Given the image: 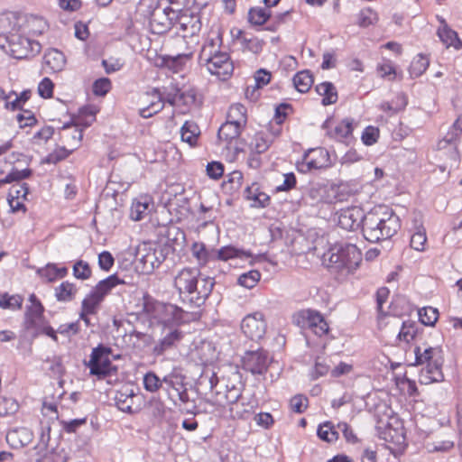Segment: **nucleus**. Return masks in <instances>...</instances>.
I'll list each match as a JSON object with an SVG mask.
<instances>
[{
    "label": "nucleus",
    "instance_id": "obj_49",
    "mask_svg": "<svg viewBox=\"0 0 462 462\" xmlns=\"http://www.w3.org/2000/svg\"><path fill=\"white\" fill-rule=\"evenodd\" d=\"M270 16L268 8H251L248 14L249 22L255 25L263 24Z\"/></svg>",
    "mask_w": 462,
    "mask_h": 462
},
{
    "label": "nucleus",
    "instance_id": "obj_18",
    "mask_svg": "<svg viewBox=\"0 0 462 462\" xmlns=\"http://www.w3.org/2000/svg\"><path fill=\"white\" fill-rule=\"evenodd\" d=\"M80 125L79 122L66 124L60 130V139L68 153H71L80 145L83 137Z\"/></svg>",
    "mask_w": 462,
    "mask_h": 462
},
{
    "label": "nucleus",
    "instance_id": "obj_52",
    "mask_svg": "<svg viewBox=\"0 0 462 462\" xmlns=\"http://www.w3.org/2000/svg\"><path fill=\"white\" fill-rule=\"evenodd\" d=\"M261 273L256 270H252L241 274L238 278V283L246 288H254L260 281Z\"/></svg>",
    "mask_w": 462,
    "mask_h": 462
},
{
    "label": "nucleus",
    "instance_id": "obj_10",
    "mask_svg": "<svg viewBox=\"0 0 462 462\" xmlns=\"http://www.w3.org/2000/svg\"><path fill=\"white\" fill-rule=\"evenodd\" d=\"M242 383L237 373H233L232 391H226L223 398L219 397L220 393L217 392V397L213 401L214 404L225 406L230 404V413L233 418H242L245 413L250 412L249 409H239L238 401L242 394Z\"/></svg>",
    "mask_w": 462,
    "mask_h": 462
},
{
    "label": "nucleus",
    "instance_id": "obj_24",
    "mask_svg": "<svg viewBox=\"0 0 462 462\" xmlns=\"http://www.w3.org/2000/svg\"><path fill=\"white\" fill-rule=\"evenodd\" d=\"M182 337L183 334L178 328H166L165 335L154 346V353L162 355L166 350L176 346Z\"/></svg>",
    "mask_w": 462,
    "mask_h": 462
},
{
    "label": "nucleus",
    "instance_id": "obj_48",
    "mask_svg": "<svg viewBox=\"0 0 462 462\" xmlns=\"http://www.w3.org/2000/svg\"><path fill=\"white\" fill-rule=\"evenodd\" d=\"M32 174V171L30 169L19 170L15 167H13L10 172L3 179H0V187L4 184L11 183L13 181H20L22 180L27 179Z\"/></svg>",
    "mask_w": 462,
    "mask_h": 462
},
{
    "label": "nucleus",
    "instance_id": "obj_55",
    "mask_svg": "<svg viewBox=\"0 0 462 462\" xmlns=\"http://www.w3.org/2000/svg\"><path fill=\"white\" fill-rule=\"evenodd\" d=\"M18 403L13 398L3 397L0 399V416L14 414L18 410Z\"/></svg>",
    "mask_w": 462,
    "mask_h": 462
},
{
    "label": "nucleus",
    "instance_id": "obj_57",
    "mask_svg": "<svg viewBox=\"0 0 462 462\" xmlns=\"http://www.w3.org/2000/svg\"><path fill=\"white\" fill-rule=\"evenodd\" d=\"M377 14L370 8L362 10L358 15V24L361 27H367L377 21Z\"/></svg>",
    "mask_w": 462,
    "mask_h": 462
},
{
    "label": "nucleus",
    "instance_id": "obj_35",
    "mask_svg": "<svg viewBox=\"0 0 462 462\" xmlns=\"http://www.w3.org/2000/svg\"><path fill=\"white\" fill-rule=\"evenodd\" d=\"M273 139L268 133H256L249 143V151L255 152H264L268 150Z\"/></svg>",
    "mask_w": 462,
    "mask_h": 462
},
{
    "label": "nucleus",
    "instance_id": "obj_13",
    "mask_svg": "<svg viewBox=\"0 0 462 462\" xmlns=\"http://www.w3.org/2000/svg\"><path fill=\"white\" fill-rule=\"evenodd\" d=\"M339 186L334 183L327 184H313L309 191L308 196L311 199L313 204L316 203H334L337 200H341Z\"/></svg>",
    "mask_w": 462,
    "mask_h": 462
},
{
    "label": "nucleus",
    "instance_id": "obj_39",
    "mask_svg": "<svg viewBox=\"0 0 462 462\" xmlns=\"http://www.w3.org/2000/svg\"><path fill=\"white\" fill-rule=\"evenodd\" d=\"M457 136V134H454V132H451L448 133L445 138H443L438 143V149L439 151L448 149V152H450L451 160L454 162V163L450 164V167L457 165V162H458L457 145L454 143V140Z\"/></svg>",
    "mask_w": 462,
    "mask_h": 462
},
{
    "label": "nucleus",
    "instance_id": "obj_36",
    "mask_svg": "<svg viewBox=\"0 0 462 462\" xmlns=\"http://www.w3.org/2000/svg\"><path fill=\"white\" fill-rule=\"evenodd\" d=\"M317 93L323 97L322 104L324 106L335 104L337 100V92L334 85L330 82H323L316 86Z\"/></svg>",
    "mask_w": 462,
    "mask_h": 462
},
{
    "label": "nucleus",
    "instance_id": "obj_8",
    "mask_svg": "<svg viewBox=\"0 0 462 462\" xmlns=\"http://www.w3.org/2000/svg\"><path fill=\"white\" fill-rule=\"evenodd\" d=\"M8 20L18 31L32 36L42 35L49 28L43 17L32 14H13Z\"/></svg>",
    "mask_w": 462,
    "mask_h": 462
},
{
    "label": "nucleus",
    "instance_id": "obj_15",
    "mask_svg": "<svg viewBox=\"0 0 462 462\" xmlns=\"http://www.w3.org/2000/svg\"><path fill=\"white\" fill-rule=\"evenodd\" d=\"M176 19L177 13L171 8H156L151 14V30L153 33L162 34L173 27Z\"/></svg>",
    "mask_w": 462,
    "mask_h": 462
},
{
    "label": "nucleus",
    "instance_id": "obj_29",
    "mask_svg": "<svg viewBox=\"0 0 462 462\" xmlns=\"http://www.w3.org/2000/svg\"><path fill=\"white\" fill-rule=\"evenodd\" d=\"M235 37L240 42L244 50L254 54L259 53L263 50V42L247 32L237 30Z\"/></svg>",
    "mask_w": 462,
    "mask_h": 462
},
{
    "label": "nucleus",
    "instance_id": "obj_59",
    "mask_svg": "<svg viewBox=\"0 0 462 462\" xmlns=\"http://www.w3.org/2000/svg\"><path fill=\"white\" fill-rule=\"evenodd\" d=\"M111 88V81L107 78L97 79L93 84V93L96 96H105Z\"/></svg>",
    "mask_w": 462,
    "mask_h": 462
},
{
    "label": "nucleus",
    "instance_id": "obj_25",
    "mask_svg": "<svg viewBox=\"0 0 462 462\" xmlns=\"http://www.w3.org/2000/svg\"><path fill=\"white\" fill-rule=\"evenodd\" d=\"M66 64V58L64 54L57 49H51L47 51L43 57V66L50 71L59 72L61 71Z\"/></svg>",
    "mask_w": 462,
    "mask_h": 462
},
{
    "label": "nucleus",
    "instance_id": "obj_19",
    "mask_svg": "<svg viewBox=\"0 0 462 462\" xmlns=\"http://www.w3.org/2000/svg\"><path fill=\"white\" fill-rule=\"evenodd\" d=\"M136 259L142 264L143 273H151L158 267L161 261L156 256L155 249L147 243H143L136 249Z\"/></svg>",
    "mask_w": 462,
    "mask_h": 462
},
{
    "label": "nucleus",
    "instance_id": "obj_53",
    "mask_svg": "<svg viewBox=\"0 0 462 462\" xmlns=\"http://www.w3.org/2000/svg\"><path fill=\"white\" fill-rule=\"evenodd\" d=\"M427 241L426 231L422 226H417V231L411 235V246L416 251H423Z\"/></svg>",
    "mask_w": 462,
    "mask_h": 462
},
{
    "label": "nucleus",
    "instance_id": "obj_51",
    "mask_svg": "<svg viewBox=\"0 0 462 462\" xmlns=\"http://www.w3.org/2000/svg\"><path fill=\"white\" fill-rule=\"evenodd\" d=\"M191 251L200 265L206 264L209 259H215L214 253H208L203 244H193Z\"/></svg>",
    "mask_w": 462,
    "mask_h": 462
},
{
    "label": "nucleus",
    "instance_id": "obj_45",
    "mask_svg": "<svg viewBox=\"0 0 462 462\" xmlns=\"http://www.w3.org/2000/svg\"><path fill=\"white\" fill-rule=\"evenodd\" d=\"M318 436L320 439L328 443L335 442L338 439V433L335 430L331 422L326 421L319 426Z\"/></svg>",
    "mask_w": 462,
    "mask_h": 462
},
{
    "label": "nucleus",
    "instance_id": "obj_40",
    "mask_svg": "<svg viewBox=\"0 0 462 462\" xmlns=\"http://www.w3.org/2000/svg\"><path fill=\"white\" fill-rule=\"evenodd\" d=\"M244 127L236 125V124L226 122L218 130V138L220 140L229 143L230 141L237 138Z\"/></svg>",
    "mask_w": 462,
    "mask_h": 462
},
{
    "label": "nucleus",
    "instance_id": "obj_3",
    "mask_svg": "<svg viewBox=\"0 0 462 462\" xmlns=\"http://www.w3.org/2000/svg\"><path fill=\"white\" fill-rule=\"evenodd\" d=\"M221 42L219 34L207 39L201 48L199 60L210 74L224 80L232 75L234 65L228 53L220 51Z\"/></svg>",
    "mask_w": 462,
    "mask_h": 462
},
{
    "label": "nucleus",
    "instance_id": "obj_2",
    "mask_svg": "<svg viewBox=\"0 0 462 462\" xmlns=\"http://www.w3.org/2000/svg\"><path fill=\"white\" fill-rule=\"evenodd\" d=\"M174 286L184 301L199 307L212 291L214 282L209 277H202L196 269L184 268L174 279Z\"/></svg>",
    "mask_w": 462,
    "mask_h": 462
},
{
    "label": "nucleus",
    "instance_id": "obj_44",
    "mask_svg": "<svg viewBox=\"0 0 462 462\" xmlns=\"http://www.w3.org/2000/svg\"><path fill=\"white\" fill-rule=\"evenodd\" d=\"M101 301L102 299L100 296H97L92 291L82 301V311L80 313V319H84L85 314H93Z\"/></svg>",
    "mask_w": 462,
    "mask_h": 462
},
{
    "label": "nucleus",
    "instance_id": "obj_12",
    "mask_svg": "<svg viewBox=\"0 0 462 462\" xmlns=\"http://www.w3.org/2000/svg\"><path fill=\"white\" fill-rule=\"evenodd\" d=\"M174 54L169 56L167 64L175 71L180 70L193 56L194 50L189 45L186 35L176 38L173 44Z\"/></svg>",
    "mask_w": 462,
    "mask_h": 462
},
{
    "label": "nucleus",
    "instance_id": "obj_9",
    "mask_svg": "<svg viewBox=\"0 0 462 462\" xmlns=\"http://www.w3.org/2000/svg\"><path fill=\"white\" fill-rule=\"evenodd\" d=\"M174 310L173 305L157 301L147 294L143 297V312L152 322L166 324L171 321Z\"/></svg>",
    "mask_w": 462,
    "mask_h": 462
},
{
    "label": "nucleus",
    "instance_id": "obj_47",
    "mask_svg": "<svg viewBox=\"0 0 462 462\" xmlns=\"http://www.w3.org/2000/svg\"><path fill=\"white\" fill-rule=\"evenodd\" d=\"M420 321L426 326H434L439 319V311L433 307H424L418 311Z\"/></svg>",
    "mask_w": 462,
    "mask_h": 462
},
{
    "label": "nucleus",
    "instance_id": "obj_26",
    "mask_svg": "<svg viewBox=\"0 0 462 462\" xmlns=\"http://www.w3.org/2000/svg\"><path fill=\"white\" fill-rule=\"evenodd\" d=\"M152 199L147 196H141L134 199L130 208V217L134 221L144 218L151 210Z\"/></svg>",
    "mask_w": 462,
    "mask_h": 462
},
{
    "label": "nucleus",
    "instance_id": "obj_41",
    "mask_svg": "<svg viewBox=\"0 0 462 462\" xmlns=\"http://www.w3.org/2000/svg\"><path fill=\"white\" fill-rule=\"evenodd\" d=\"M124 283L116 275H110L106 279L99 282L93 291L103 300V298L117 284Z\"/></svg>",
    "mask_w": 462,
    "mask_h": 462
},
{
    "label": "nucleus",
    "instance_id": "obj_43",
    "mask_svg": "<svg viewBox=\"0 0 462 462\" xmlns=\"http://www.w3.org/2000/svg\"><path fill=\"white\" fill-rule=\"evenodd\" d=\"M293 84L299 92L305 93L313 84L312 76L308 70L300 71L294 76Z\"/></svg>",
    "mask_w": 462,
    "mask_h": 462
},
{
    "label": "nucleus",
    "instance_id": "obj_62",
    "mask_svg": "<svg viewBox=\"0 0 462 462\" xmlns=\"http://www.w3.org/2000/svg\"><path fill=\"white\" fill-rule=\"evenodd\" d=\"M123 397L124 394L120 393V395L116 398L118 409L124 412H132L133 398L134 395L131 393L130 395H125V399H123Z\"/></svg>",
    "mask_w": 462,
    "mask_h": 462
},
{
    "label": "nucleus",
    "instance_id": "obj_54",
    "mask_svg": "<svg viewBox=\"0 0 462 462\" xmlns=\"http://www.w3.org/2000/svg\"><path fill=\"white\" fill-rule=\"evenodd\" d=\"M13 96H14V99H13L12 102H7V104H5L6 109L15 110L20 108L26 101L30 99L32 91L29 89L23 90L20 93V95H17L14 91H13Z\"/></svg>",
    "mask_w": 462,
    "mask_h": 462
},
{
    "label": "nucleus",
    "instance_id": "obj_42",
    "mask_svg": "<svg viewBox=\"0 0 462 462\" xmlns=\"http://www.w3.org/2000/svg\"><path fill=\"white\" fill-rule=\"evenodd\" d=\"M77 293L75 285L69 282H63L55 288V296L59 301H70Z\"/></svg>",
    "mask_w": 462,
    "mask_h": 462
},
{
    "label": "nucleus",
    "instance_id": "obj_17",
    "mask_svg": "<svg viewBox=\"0 0 462 462\" xmlns=\"http://www.w3.org/2000/svg\"><path fill=\"white\" fill-rule=\"evenodd\" d=\"M298 325L302 328H310L316 335L321 337L328 333V325L324 320L323 317L314 310H304L295 317Z\"/></svg>",
    "mask_w": 462,
    "mask_h": 462
},
{
    "label": "nucleus",
    "instance_id": "obj_16",
    "mask_svg": "<svg viewBox=\"0 0 462 462\" xmlns=\"http://www.w3.org/2000/svg\"><path fill=\"white\" fill-rule=\"evenodd\" d=\"M243 333L252 340L261 339L266 332V323L263 314L254 312L244 318L241 323Z\"/></svg>",
    "mask_w": 462,
    "mask_h": 462
},
{
    "label": "nucleus",
    "instance_id": "obj_22",
    "mask_svg": "<svg viewBox=\"0 0 462 462\" xmlns=\"http://www.w3.org/2000/svg\"><path fill=\"white\" fill-rule=\"evenodd\" d=\"M5 439L13 448H21L31 443L33 433L26 427L14 428L6 433Z\"/></svg>",
    "mask_w": 462,
    "mask_h": 462
},
{
    "label": "nucleus",
    "instance_id": "obj_27",
    "mask_svg": "<svg viewBox=\"0 0 462 462\" xmlns=\"http://www.w3.org/2000/svg\"><path fill=\"white\" fill-rule=\"evenodd\" d=\"M353 129L352 120L344 119L330 131L329 134L336 140L349 144L353 139Z\"/></svg>",
    "mask_w": 462,
    "mask_h": 462
},
{
    "label": "nucleus",
    "instance_id": "obj_23",
    "mask_svg": "<svg viewBox=\"0 0 462 462\" xmlns=\"http://www.w3.org/2000/svg\"><path fill=\"white\" fill-rule=\"evenodd\" d=\"M438 19L440 23V26L437 31L439 40L447 48L453 47L457 51L460 50L462 48V42L458 38L457 33L448 25L442 17Z\"/></svg>",
    "mask_w": 462,
    "mask_h": 462
},
{
    "label": "nucleus",
    "instance_id": "obj_1",
    "mask_svg": "<svg viewBox=\"0 0 462 462\" xmlns=\"http://www.w3.org/2000/svg\"><path fill=\"white\" fill-rule=\"evenodd\" d=\"M400 228L399 217L386 206L374 207L363 217L364 237L372 243L392 237Z\"/></svg>",
    "mask_w": 462,
    "mask_h": 462
},
{
    "label": "nucleus",
    "instance_id": "obj_30",
    "mask_svg": "<svg viewBox=\"0 0 462 462\" xmlns=\"http://www.w3.org/2000/svg\"><path fill=\"white\" fill-rule=\"evenodd\" d=\"M419 337V328L416 322L407 320L403 321L398 333L397 339L399 345H409Z\"/></svg>",
    "mask_w": 462,
    "mask_h": 462
},
{
    "label": "nucleus",
    "instance_id": "obj_4",
    "mask_svg": "<svg viewBox=\"0 0 462 462\" xmlns=\"http://www.w3.org/2000/svg\"><path fill=\"white\" fill-rule=\"evenodd\" d=\"M362 262L361 251L352 244L336 245L323 256V263L340 278L354 273Z\"/></svg>",
    "mask_w": 462,
    "mask_h": 462
},
{
    "label": "nucleus",
    "instance_id": "obj_21",
    "mask_svg": "<svg viewBox=\"0 0 462 462\" xmlns=\"http://www.w3.org/2000/svg\"><path fill=\"white\" fill-rule=\"evenodd\" d=\"M364 214L359 208L342 209L338 215V225L346 230H354L363 224Z\"/></svg>",
    "mask_w": 462,
    "mask_h": 462
},
{
    "label": "nucleus",
    "instance_id": "obj_50",
    "mask_svg": "<svg viewBox=\"0 0 462 462\" xmlns=\"http://www.w3.org/2000/svg\"><path fill=\"white\" fill-rule=\"evenodd\" d=\"M23 297L20 295H8L7 293L0 295V307L2 309H10L13 310H20L23 305Z\"/></svg>",
    "mask_w": 462,
    "mask_h": 462
},
{
    "label": "nucleus",
    "instance_id": "obj_11",
    "mask_svg": "<svg viewBox=\"0 0 462 462\" xmlns=\"http://www.w3.org/2000/svg\"><path fill=\"white\" fill-rule=\"evenodd\" d=\"M110 353V348L102 346L92 350L90 359L86 363V365L90 370V374L96 375L98 378H102L109 374L112 366L109 358Z\"/></svg>",
    "mask_w": 462,
    "mask_h": 462
},
{
    "label": "nucleus",
    "instance_id": "obj_31",
    "mask_svg": "<svg viewBox=\"0 0 462 462\" xmlns=\"http://www.w3.org/2000/svg\"><path fill=\"white\" fill-rule=\"evenodd\" d=\"M199 21L187 14H177V19L173 22V27L176 28L177 32H183V35H193L199 29Z\"/></svg>",
    "mask_w": 462,
    "mask_h": 462
},
{
    "label": "nucleus",
    "instance_id": "obj_7",
    "mask_svg": "<svg viewBox=\"0 0 462 462\" xmlns=\"http://www.w3.org/2000/svg\"><path fill=\"white\" fill-rule=\"evenodd\" d=\"M50 431V427L42 429L38 443L33 448L35 462H66L67 454L64 448L54 446Z\"/></svg>",
    "mask_w": 462,
    "mask_h": 462
},
{
    "label": "nucleus",
    "instance_id": "obj_38",
    "mask_svg": "<svg viewBox=\"0 0 462 462\" xmlns=\"http://www.w3.org/2000/svg\"><path fill=\"white\" fill-rule=\"evenodd\" d=\"M393 424L398 425V420L396 418H391L390 420L380 419L377 421L376 429L380 433L382 439L386 441L393 440L396 433V429L393 428Z\"/></svg>",
    "mask_w": 462,
    "mask_h": 462
},
{
    "label": "nucleus",
    "instance_id": "obj_58",
    "mask_svg": "<svg viewBox=\"0 0 462 462\" xmlns=\"http://www.w3.org/2000/svg\"><path fill=\"white\" fill-rule=\"evenodd\" d=\"M143 385L146 391L154 393L162 386V381L154 373H147L143 377Z\"/></svg>",
    "mask_w": 462,
    "mask_h": 462
},
{
    "label": "nucleus",
    "instance_id": "obj_5",
    "mask_svg": "<svg viewBox=\"0 0 462 462\" xmlns=\"http://www.w3.org/2000/svg\"><path fill=\"white\" fill-rule=\"evenodd\" d=\"M414 365H425L420 372L419 381L422 384H430L444 380L442 365L444 363L443 352L440 347L428 346L422 348L415 346Z\"/></svg>",
    "mask_w": 462,
    "mask_h": 462
},
{
    "label": "nucleus",
    "instance_id": "obj_63",
    "mask_svg": "<svg viewBox=\"0 0 462 462\" xmlns=\"http://www.w3.org/2000/svg\"><path fill=\"white\" fill-rule=\"evenodd\" d=\"M378 137V128L374 126H367L362 134V141L366 145H372L377 142Z\"/></svg>",
    "mask_w": 462,
    "mask_h": 462
},
{
    "label": "nucleus",
    "instance_id": "obj_56",
    "mask_svg": "<svg viewBox=\"0 0 462 462\" xmlns=\"http://www.w3.org/2000/svg\"><path fill=\"white\" fill-rule=\"evenodd\" d=\"M73 275L77 279L87 280L91 276V269L87 262L78 261L73 266Z\"/></svg>",
    "mask_w": 462,
    "mask_h": 462
},
{
    "label": "nucleus",
    "instance_id": "obj_61",
    "mask_svg": "<svg viewBox=\"0 0 462 462\" xmlns=\"http://www.w3.org/2000/svg\"><path fill=\"white\" fill-rule=\"evenodd\" d=\"M291 411L297 413H302L308 407V399L300 394L293 396L290 401Z\"/></svg>",
    "mask_w": 462,
    "mask_h": 462
},
{
    "label": "nucleus",
    "instance_id": "obj_34",
    "mask_svg": "<svg viewBox=\"0 0 462 462\" xmlns=\"http://www.w3.org/2000/svg\"><path fill=\"white\" fill-rule=\"evenodd\" d=\"M199 134L200 130L195 122L186 121L180 128L182 142L187 143L191 147L196 145Z\"/></svg>",
    "mask_w": 462,
    "mask_h": 462
},
{
    "label": "nucleus",
    "instance_id": "obj_14",
    "mask_svg": "<svg viewBox=\"0 0 462 462\" xmlns=\"http://www.w3.org/2000/svg\"><path fill=\"white\" fill-rule=\"evenodd\" d=\"M243 367L253 374H263L266 373L271 358L266 351L258 349L248 351L242 358Z\"/></svg>",
    "mask_w": 462,
    "mask_h": 462
},
{
    "label": "nucleus",
    "instance_id": "obj_6",
    "mask_svg": "<svg viewBox=\"0 0 462 462\" xmlns=\"http://www.w3.org/2000/svg\"><path fill=\"white\" fill-rule=\"evenodd\" d=\"M9 51L14 59H25L34 56L41 51V44L32 40L27 34L18 31L16 27L12 26L6 37Z\"/></svg>",
    "mask_w": 462,
    "mask_h": 462
},
{
    "label": "nucleus",
    "instance_id": "obj_28",
    "mask_svg": "<svg viewBox=\"0 0 462 462\" xmlns=\"http://www.w3.org/2000/svg\"><path fill=\"white\" fill-rule=\"evenodd\" d=\"M44 308L42 303H36L28 307L25 313V327L27 329H34L42 326Z\"/></svg>",
    "mask_w": 462,
    "mask_h": 462
},
{
    "label": "nucleus",
    "instance_id": "obj_60",
    "mask_svg": "<svg viewBox=\"0 0 462 462\" xmlns=\"http://www.w3.org/2000/svg\"><path fill=\"white\" fill-rule=\"evenodd\" d=\"M29 188L26 183L13 185L9 190L8 199H26Z\"/></svg>",
    "mask_w": 462,
    "mask_h": 462
},
{
    "label": "nucleus",
    "instance_id": "obj_32",
    "mask_svg": "<svg viewBox=\"0 0 462 462\" xmlns=\"http://www.w3.org/2000/svg\"><path fill=\"white\" fill-rule=\"evenodd\" d=\"M215 259L221 261H228L230 259H248L252 256L251 253L238 249L232 245L223 246L215 253Z\"/></svg>",
    "mask_w": 462,
    "mask_h": 462
},
{
    "label": "nucleus",
    "instance_id": "obj_37",
    "mask_svg": "<svg viewBox=\"0 0 462 462\" xmlns=\"http://www.w3.org/2000/svg\"><path fill=\"white\" fill-rule=\"evenodd\" d=\"M226 121L245 127L247 121L246 108L241 104L231 105L227 113Z\"/></svg>",
    "mask_w": 462,
    "mask_h": 462
},
{
    "label": "nucleus",
    "instance_id": "obj_33",
    "mask_svg": "<svg viewBox=\"0 0 462 462\" xmlns=\"http://www.w3.org/2000/svg\"><path fill=\"white\" fill-rule=\"evenodd\" d=\"M147 96H151L149 106L139 110V115L143 118L152 116L160 112L164 106V103L157 90H153L151 94H147Z\"/></svg>",
    "mask_w": 462,
    "mask_h": 462
},
{
    "label": "nucleus",
    "instance_id": "obj_46",
    "mask_svg": "<svg viewBox=\"0 0 462 462\" xmlns=\"http://www.w3.org/2000/svg\"><path fill=\"white\" fill-rule=\"evenodd\" d=\"M429 60L422 54L417 55L411 61L410 66V74L411 77L417 78L422 75L429 67Z\"/></svg>",
    "mask_w": 462,
    "mask_h": 462
},
{
    "label": "nucleus",
    "instance_id": "obj_64",
    "mask_svg": "<svg viewBox=\"0 0 462 462\" xmlns=\"http://www.w3.org/2000/svg\"><path fill=\"white\" fill-rule=\"evenodd\" d=\"M53 83L49 78H44L38 86V93L43 98H49L53 93Z\"/></svg>",
    "mask_w": 462,
    "mask_h": 462
},
{
    "label": "nucleus",
    "instance_id": "obj_20",
    "mask_svg": "<svg viewBox=\"0 0 462 462\" xmlns=\"http://www.w3.org/2000/svg\"><path fill=\"white\" fill-rule=\"evenodd\" d=\"M329 164V154L324 148L310 150L305 153L303 158V165H305L308 170L322 169L328 167Z\"/></svg>",
    "mask_w": 462,
    "mask_h": 462
}]
</instances>
